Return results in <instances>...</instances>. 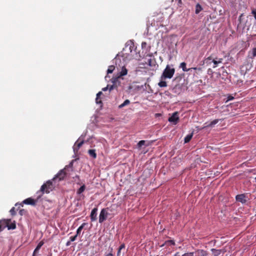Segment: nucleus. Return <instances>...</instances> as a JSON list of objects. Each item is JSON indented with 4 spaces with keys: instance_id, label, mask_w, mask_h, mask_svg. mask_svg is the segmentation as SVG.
<instances>
[{
    "instance_id": "obj_1",
    "label": "nucleus",
    "mask_w": 256,
    "mask_h": 256,
    "mask_svg": "<svg viewBox=\"0 0 256 256\" xmlns=\"http://www.w3.org/2000/svg\"><path fill=\"white\" fill-rule=\"evenodd\" d=\"M174 68L167 66L162 72L161 78H171L174 74Z\"/></svg>"
},
{
    "instance_id": "obj_2",
    "label": "nucleus",
    "mask_w": 256,
    "mask_h": 256,
    "mask_svg": "<svg viewBox=\"0 0 256 256\" xmlns=\"http://www.w3.org/2000/svg\"><path fill=\"white\" fill-rule=\"evenodd\" d=\"M54 187L52 184V182L50 180H48L46 184H42L40 188V191L44 194V192L46 194L50 193L52 192Z\"/></svg>"
},
{
    "instance_id": "obj_3",
    "label": "nucleus",
    "mask_w": 256,
    "mask_h": 256,
    "mask_svg": "<svg viewBox=\"0 0 256 256\" xmlns=\"http://www.w3.org/2000/svg\"><path fill=\"white\" fill-rule=\"evenodd\" d=\"M120 78V77H119V76L117 75L116 76L112 78V84L110 86V91L115 88H116L118 86L120 85V82L119 81V79Z\"/></svg>"
},
{
    "instance_id": "obj_4",
    "label": "nucleus",
    "mask_w": 256,
    "mask_h": 256,
    "mask_svg": "<svg viewBox=\"0 0 256 256\" xmlns=\"http://www.w3.org/2000/svg\"><path fill=\"white\" fill-rule=\"evenodd\" d=\"M108 213V208H102L99 216V222L102 223L107 218Z\"/></svg>"
},
{
    "instance_id": "obj_5",
    "label": "nucleus",
    "mask_w": 256,
    "mask_h": 256,
    "mask_svg": "<svg viewBox=\"0 0 256 256\" xmlns=\"http://www.w3.org/2000/svg\"><path fill=\"white\" fill-rule=\"evenodd\" d=\"M68 166H66L63 170H61L53 178L52 180H54L56 178H58L59 181L63 180L66 176V170Z\"/></svg>"
},
{
    "instance_id": "obj_6",
    "label": "nucleus",
    "mask_w": 256,
    "mask_h": 256,
    "mask_svg": "<svg viewBox=\"0 0 256 256\" xmlns=\"http://www.w3.org/2000/svg\"><path fill=\"white\" fill-rule=\"evenodd\" d=\"M10 220H2L4 228L8 227V230H14L16 228V224L15 222L10 224Z\"/></svg>"
},
{
    "instance_id": "obj_7",
    "label": "nucleus",
    "mask_w": 256,
    "mask_h": 256,
    "mask_svg": "<svg viewBox=\"0 0 256 256\" xmlns=\"http://www.w3.org/2000/svg\"><path fill=\"white\" fill-rule=\"evenodd\" d=\"M179 120L178 113L177 112H174L168 119V121L174 124H176Z\"/></svg>"
},
{
    "instance_id": "obj_8",
    "label": "nucleus",
    "mask_w": 256,
    "mask_h": 256,
    "mask_svg": "<svg viewBox=\"0 0 256 256\" xmlns=\"http://www.w3.org/2000/svg\"><path fill=\"white\" fill-rule=\"evenodd\" d=\"M236 199L238 202L245 204L248 201V198L244 194H240L236 196Z\"/></svg>"
},
{
    "instance_id": "obj_9",
    "label": "nucleus",
    "mask_w": 256,
    "mask_h": 256,
    "mask_svg": "<svg viewBox=\"0 0 256 256\" xmlns=\"http://www.w3.org/2000/svg\"><path fill=\"white\" fill-rule=\"evenodd\" d=\"M37 200H35L32 198H28L25 199L22 203L26 204H29L31 206H34L36 205V203L37 202Z\"/></svg>"
},
{
    "instance_id": "obj_10",
    "label": "nucleus",
    "mask_w": 256,
    "mask_h": 256,
    "mask_svg": "<svg viewBox=\"0 0 256 256\" xmlns=\"http://www.w3.org/2000/svg\"><path fill=\"white\" fill-rule=\"evenodd\" d=\"M174 244V242L172 240H167L164 242V244H161V248L165 247L166 248L168 246V250H169L168 252H170L171 250V248H170L169 247L170 246L171 248Z\"/></svg>"
},
{
    "instance_id": "obj_11",
    "label": "nucleus",
    "mask_w": 256,
    "mask_h": 256,
    "mask_svg": "<svg viewBox=\"0 0 256 256\" xmlns=\"http://www.w3.org/2000/svg\"><path fill=\"white\" fill-rule=\"evenodd\" d=\"M97 212H98V208H94L90 213V220L92 222L95 221L97 219Z\"/></svg>"
},
{
    "instance_id": "obj_12",
    "label": "nucleus",
    "mask_w": 256,
    "mask_h": 256,
    "mask_svg": "<svg viewBox=\"0 0 256 256\" xmlns=\"http://www.w3.org/2000/svg\"><path fill=\"white\" fill-rule=\"evenodd\" d=\"M256 56V48H254L250 51L248 52V57L249 58L253 59Z\"/></svg>"
},
{
    "instance_id": "obj_13",
    "label": "nucleus",
    "mask_w": 256,
    "mask_h": 256,
    "mask_svg": "<svg viewBox=\"0 0 256 256\" xmlns=\"http://www.w3.org/2000/svg\"><path fill=\"white\" fill-rule=\"evenodd\" d=\"M127 74H128V70H127V69L126 68L125 66H122V69H121L120 72L117 74V75H118L119 76V77L122 78V76L126 75Z\"/></svg>"
},
{
    "instance_id": "obj_14",
    "label": "nucleus",
    "mask_w": 256,
    "mask_h": 256,
    "mask_svg": "<svg viewBox=\"0 0 256 256\" xmlns=\"http://www.w3.org/2000/svg\"><path fill=\"white\" fill-rule=\"evenodd\" d=\"M44 242L43 241H40L38 244L37 245L36 248L34 251L32 256H36V254L38 252L41 247L44 245Z\"/></svg>"
},
{
    "instance_id": "obj_15",
    "label": "nucleus",
    "mask_w": 256,
    "mask_h": 256,
    "mask_svg": "<svg viewBox=\"0 0 256 256\" xmlns=\"http://www.w3.org/2000/svg\"><path fill=\"white\" fill-rule=\"evenodd\" d=\"M211 251L213 256H218L222 252V250H216L215 248L211 249Z\"/></svg>"
},
{
    "instance_id": "obj_16",
    "label": "nucleus",
    "mask_w": 256,
    "mask_h": 256,
    "mask_svg": "<svg viewBox=\"0 0 256 256\" xmlns=\"http://www.w3.org/2000/svg\"><path fill=\"white\" fill-rule=\"evenodd\" d=\"M83 144V140L79 142H76L74 144V150L78 151L79 150V148L82 146Z\"/></svg>"
},
{
    "instance_id": "obj_17",
    "label": "nucleus",
    "mask_w": 256,
    "mask_h": 256,
    "mask_svg": "<svg viewBox=\"0 0 256 256\" xmlns=\"http://www.w3.org/2000/svg\"><path fill=\"white\" fill-rule=\"evenodd\" d=\"M88 153L90 156L94 158H96V152L95 150H88Z\"/></svg>"
},
{
    "instance_id": "obj_18",
    "label": "nucleus",
    "mask_w": 256,
    "mask_h": 256,
    "mask_svg": "<svg viewBox=\"0 0 256 256\" xmlns=\"http://www.w3.org/2000/svg\"><path fill=\"white\" fill-rule=\"evenodd\" d=\"M86 224H86V222L82 223V225H81L80 226L78 227V228L77 229V230H76V234H77V235H78H78H80V234L81 231H82V230L84 228V226L86 225Z\"/></svg>"
},
{
    "instance_id": "obj_19",
    "label": "nucleus",
    "mask_w": 256,
    "mask_h": 256,
    "mask_svg": "<svg viewBox=\"0 0 256 256\" xmlns=\"http://www.w3.org/2000/svg\"><path fill=\"white\" fill-rule=\"evenodd\" d=\"M202 10V6L199 4H197L196 6L195 13L196 14H198Z\"/></svg>"
},
{
    "instance_id": "obj_20",
    "label": "nucleus",
    "mask_w": 256,
    "mask_h": 256,
    "mask_svg": "<svg viewBox=\"0 0 256 256\" xmlns=\"http://www.w3.org/2000/svg\"><path fill=\"white\" fill-rule=\"evenodd\" d=\"M180 68H182L184 72H188L190 70V68H186V63L182 62L180 64Z\"/></svg>"
},
{
    "instance_id": "obj_21",
    "label": "nucleus",
    "mask_w": 256,
    "mask_h": 256,
    "mask_svg": "<svg viewBox=\"0 0 256 256\" xmlns=\"http://www.w3.org/2000/svg\"><path fill=\"white\" fill-rule=\"evenodd\" d=\"M219 121V120L216 119L212 122H211L208 125H207L206 126L207 127H212L214 126Z\"/></svg>"
},
{
    "instance_id": "obj_22",
    "label": "nucleus",
    "mask_w": 256,
    "mask_h": 256,
    "mask_svg": "<svg viewBox=\"0 0 256 256\" xmlns=\"http://www.w3.org/2000/svg\"><path fill=\"white\" fill-rule=\"evenodd\" d=\"M130 104V101L128 100H126L124 102L118 106L119 108H122Z\"/></svg>"
},
{
    "instance_id": "obj_23",
    "label": "nucleus",
    "mask_w": 256,
    "mask_h": 256,
    "mask_svg": "<svg viewBox=\"0 0 256 256\" xmlns=\"http://www.w3.org/2000/svg\"><path fill=\"white\" fill-rule=\"evenodd\" d=\"M85 189H86V186H85L84 184L82 186H81L79 188V189L77 190V194H82V192H84Z\"/></svg>"
},
{
    "instance_id": "obj_24",
    "label": "nucleus",
    "mask_w": 256,
    "mask_h": 256,
    "mask_svg": "<svg viewBox=\"0 0 256 256\" xmlns=\"http://www.w3.org/2000/svg\"><path fill=\"white\" fill-rule=\"evenodd\" d=\"M192 134L187 135L184 138V142L187 143L189 142L192 139Z\"/></svg>"
},
{
    "instance_id": "obj_25",
    "label": "nucleus",
    "mask_w": 256,
    "mask_h": 256,
    "mask_svg": "<svg viewBox=\"0 0 256 256\" xmlns=\"http://www.w3.org/2000/svg\"><path fill=\"white\" fill-rule=\"evenodd\" d=\"M114 69H115V66H112V65L110 66L107 70V73L108 74L112 73L114 72Z\"/></svg>"
},
{
    "instance_id": "obj_26",
    "label": "nucleus",
    "mask_w": 256,
    "mask_h": 256,
    "mask_svg": "<svg viewBox=\"0 0 256 256\" xmlns=\"http://www.w3.org/2000/svg\"><path fill=\"white\" fill-rule=\"evenodd\" d=\"M212 62L214 64V66H213V68H214L217 66L218 64L221 63L222 62V59L220 58V59H219L218 60H213Z\"/></svg>"
},
{
    "instance_id": "obj_27",
    "label": "nucleus",
    "mask_w": 256,
    "mask_h": 256,
    "mask_svg": "<svg viewBox=\"0 0 256 256\" xmlns=\"http://www.w3.org/2000/svg\"><path fill=\"white\" fill-rule=\"evenodd\" d=\"M145 144V141L144 140H140L138 144V146L139 147V148H140L142 147L143 145H144Z\"/></svg>"
},
{
    "instance_id": "obj_28",
    "label": "nucleus",
    "mask_w": 256,
    "mask_h": 256,
    "mask_svg": "<svg viewBox=\"0 0 256 256\" xmlns=\"http://www.w3.org/2000/svg\"><path fill=\"white\" fill-rule=\"evenodd\" d=\"M167 84L166 82L162 80V79L161 78V88L162 87H166V86Z\"/></svg>"
},
{
    "instance_id": "obj_29",
    "label": "nucleus",
    "mask_w": 256,
    "mask_h": 256,
    "mask_svg": "<svg viewBox=\"0 0 256 256\" xmlns=\"http://www.w3.org/2000/svg\"><path fill=\"white\" fill-rule=\"evenodd\" d=\"M10 212L12 216H14L16 214L14 207L12 208L10 210Z\"/></svg>"
},
{
    "instance_id": "obj_30",
    "label": "nucleus",
    "mask_w": 256,
    "mask_h": 256,
    "mask_svg": "<svg viewBox=\"0 0 256 256\" xmlns=\"http://www.w3.org/2000/svg\"><path fill=\"white\" fill-rule=\"evenodd\" d=\"M78 236V235H77V234H76L74 236H70V241L71 242L74 241L76 239V238H77Z\"/></svg>"
},
{
    "instance_id": "obj_31",
    "label": "nucleus",
    "mask_w": 256,
    "mask_h": 256,
    "mask_svg": "<svg viewBox=\"0 0 256 256\" xmlns=\"http://www.w3.org/2000/svg\"><path fill=\"white\" fill-rule=\"evenodd\" d=\"M182 256H194L192 252H188L182 255Z\"/></svg>"
},
{
    "instance_id": "obj_32",
    "label": "nucleus",
    "mask_w": 256,
    "mask_h": 256,
    "mask_svg": "<svg viewBox=\"0 0 256 256\" xmlns=\"http://www.w3.org/2000/svg\"><path fill=\"white\" fill-rule=\"evenodd\" d=\"M4 229L2 220L0 221V232H2Z\"/></svg>"
},
{
    "instance_id": "obj_33",
    "label": "nucleus",
    "mask_w": 256,
    "mask_h": 256,
    "mask_svg": "<svg viewBox=\"0 0 256 256\" xmlns=\"http://www.w3.org/2000/svg\"><path fill=\"white\" fill-rule=\"evenodd\" d=\"M147 46V44L146 42H142V48H146Z\"/></svg>"
},
{
    "instance_id": "obj_34",
    "label": "nucleus",
    "mask_w": 256,
    "mask_h": 256,
    "mask_svg": "<svg viewBox=\"0 0 256 256\" xmlns=\"http://www.w3.org/2000/svg\"><path fill=\"white\" fill-rule=\"evenodd\" d=\"M252 14H253V16L254 17V18L256 20V10H253L252 11Z\"/></svg>"
},
{
    "instance_id": "obj_35",
    "label": "nucleus",
    "mask_w": 256,
    "mask_h": 256,
    "mask_svg": "<svg viewBox=\"0 0 256 256\" xmlns=\"http://www.w3.org/2000/svg\"><path fill=\"white\" fill-rule=\"evenodd\" d=\"M96 101L97 104H101L102 103V101L100 100V98L96 96Z\"/></svg>"
},
{
    "instance_id": "obj_36",
    "label": "nucleus",
    "mask_w": 256,
    "mask_h": 256,
    "mask_svg": "<svg viewBox=\"0 0 256 256\" xmlns=\"http://www.w3.org/2000/svg\"><path fill=\"white\" fill-rule=\"evenodd\" d=\"M125 248V244H122L119 247V248H120V250H122V249H124Z\"/></svg>"
},
{
    "instance_id": "obj_37",
    "label": "nucleus",
    "mask_w": 256,
    "mask_h": 256,
    "mask_svg": "<svg viewBox=\"0 0 256 256\" xmlns=\"http://www.w3.org/2000/svg\"><path fill=\"white\" fill-rule=\"evenodd\" d=\"M109 88H110L109 86L108 85L107 86L102 88V90L103 91L105 92V91L107 90L108 89H109Z\"/></svg>"
},
{
    "instance_id": "obj_38",
    "label": "nucleus",
    "mask_w": 256,
    "mask_h": 256,
    "mask_svg": "<svg viewBox=\"0 0 256 256\" xmlns=\"http://www.w3.org/2000/svg\"><path fill=\"white\" fill-rule=\"evenodd\" d=\"M121 250H120V248H118V251L117 252V256H120Z\"/></svg>"
},
{
    "instance_id": "obj_39",
    "label": "nucleus",
    "mask_w": 256,
    "mask_h": 256,
    "mask_svg": "<svg viewBox=\"0 0 256 256\" xmlns=\"http://www.w3.org/2000/svg\"><path fill=\"white\" fill-rule=\"evenodd\" d=\"M102 94V92H98L97 94H96V96L97 97H98L100 98V96Z\"/></svg>"
},
{
    "instance_id": "obj_40",
    "label": "nucleus",
    "mask_w": 256,
    "mask_h": 256,
    "mask_svg": "<svg viewBox=\"0 0 256 256\" xmlns=\"http://www.w3.org/2000/svg\"><path fill=\"white\" fill-rule=\"evenodd\" d=\"M233 99H234V97H233V96H229L228 97V100H233Z\"/></svg>"
},
{
    "instance_id": "obj_41",
    "label": "nucleus",
    "mask_w": 256,
    "mask_h": 256,
    "mask_svg": "<svg viewBox=\"0 0 256 256\" xmlns=\"http://www.w3.org/2000/svg\"><path fill=\"white\" fill-rule=\"evenodd\" d=\"M70 242H71V241H68V242H67L66 243V246H69L70 244Z\"/></svg>"
},
{
    "instance_id": "obj_42",
    "label": "nucleus",
    "mask_w": 256,
    "mask_h": 256,
    "mask_svg": "<svg viewBox=\"0 0 256 256\" xmlns=\"http://www.w3.org/2000/svg\"><path fill=\"white\" fill-rule=\"evenodd\" d=\"M24 211V210H21L20 211V215H22V214H23V212Z\"/></svg>"
},
{
    "instance_id": "obj_43",
    "label": "nucleus",
    "mask_w": 256,
    "mask_h": 256,
    "mask_svg": "<svg viewBox=\"0 0 256 256\" xmlns=\"http://www.w3.org/2000/svg\"><path fill=\"white\" fill-rule=\"evenodd\" d=\"M106 256H113V254L111 252H110L107 254Z\"/></svg>"
},
{
    "instance_id": "obj_44",
    "label": "nucleus",
    "mask_w": 256,
    "mask_h": 256,
    "mask_svg": "<svg viewBox=\"0 0 256 256\" xmlns=\"http://www.w3.org/2000/svg\"><path fill=\"white\" fill-rule=\"evenodd\" d=\"M174 256H180L179 252H176Z\"/></svg>"
},
{
    "instance_id": "obj_45",
    "label": "nucleus",
    "mask_w": 256,
    "mask_h": 256,
    "mask_svg": "<svg viewBox=\"0 0 256 256\" xmlns=\"http://www.w3.org/2000/svg\"><path fill=\"white\" fill-rule=\"evenodd\" d=\"M178 2L179 4H182V0H178Z\"/></svg>"
},
{
    "instance_id": "obj_46",
    "label": "nucleus",
    "mask_w": 256,
    "mask_h": 256,
    "mask_svg": "<svg viewBox=\"0 0 256 256\" xmlns=\"http://www.w3.org/2000/svg\"><path fill=\"white\" fill-rule=\"evenodd\" d=\"M207 60H212V58H211V57H210V56H209V57H208V58H207Z\"/></svg>"
},
{
    "instance_id": "obj_47",
    "label": "nucleus",
    "mask_w": 256,
    "mask_h": 256,
    "mask_svg": "<svg viewBox=\"0 0 256 256\" xmlns=\"http://www.w3.org/2000/svg\"><path fill=\"white\" fill-rule=\"evenodd\" d=\"M156 116H160V114H156Z\"/></svg>"
},
{
    "instance_id": "obj_48",
    "label": "nucleus",
    "mask_w": 256,
    "mask_h": 256,
    "mask_svg": "<svg viewBox=\"0 0 256 256\" xmlns=\"http://www.w3.org/2000/svg\"><path fill=\"white\" fill-rule=\"evenodd\" d=\"M76 178H79V176H76Z\"/></svg>"
},
{
    "instance_id": "obj_49",
    "label": "nucleus",
    "mask_w": 256,
    "mask_h": 256,
    "mask_svg": "<svg viewBox=\"0 0 256 256\" xmlns=\"http://www.w3.org/2000/svg\"><path fill=\"white\" fill-rule=\"evenodd\" d=\"M158 85L160 86V82L158 83Z\"/></svg>"
},
{
    "instance_id": "obj_50",
    "label": "nucleus",
    "mask_w": 256,
    "mask_h": 256,
    "mask_svg": "<svg viewBox=\"0 0 256 256\" xmlns=\"http://www.w3.org/2000/svg\"><path fill=\"white\" fill-rule=\"evenodd\" d=\"M150 66H152V64H150Z\"/></svg>"
}]
</instances>
